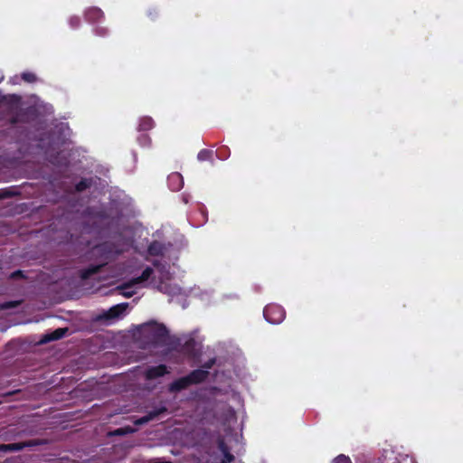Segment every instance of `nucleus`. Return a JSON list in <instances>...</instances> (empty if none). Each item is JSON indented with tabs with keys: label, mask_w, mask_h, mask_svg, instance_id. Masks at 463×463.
Instances as JSON below:
<instances>
[{
	"label": "nucleus",
	"mask_w": 463,
	"mask_h": 463,
	"mask_svg": "<svg viewBox=\"0 0 463 463\" xmlns=\"http://www.w3.org/2000/svg\"><path fill=\"white\" fill-rule=\"evenodd\" d=\"M69 24L72 29H76L80 24V19L79 16H71L69 20Z\"/></svg>",
	"instance_id": "393cba45"
},
{
	"label": "nucleus",
	"mask_w": 463,
	"mask_h": 463,
	"mask_svg": "<svg viewBox=\"0 0 463 463\" xmlns=\"http://www.w3.org/2000/svg\"><path fill=\"white\" fill-rule=\"evenodd\" d=\"M22 79L25 82L33 83L36 81V75L33 72H23L21 75Z\"/></svg>",
	"instance_id": "b1692460"
},
{
	"label": "nucleus",
	"mask_w": 463,
	"mask_h": 463,
	"mask_svg": "<svg viewBox=\"0 0 463 463\" xmlns=\"http://www.w3.org/2000/svg\"><path fill=\"white\" fill-rule=\"evenodd\" d=\"M68 330L66 328H58L51 334H47L42 339V343H47L53 340L61 339L64 336Z\"/></svg>",
	"instance_id": "f8f14e48"
},
{
	"label": "nucleus",
	"mask_w": 463,
	"mask_h": 463,
	"mask_svg": "<svg viewBox=\"0 0 463 463\" xmlns=\"http://www.w3.org/2000/svg\"><path fill=\"white\" fill-rule=\"evenodd\" d=\"M21 102V97L17 94H5V99H3V103L8 106L10 109L16 108Z\"/></svg>",
	"instance_id": "ddd939ff"
},
{
	"label": "nucleus",
	"mask_w": 463,
	"mask_h": 463,
	"mask_svg": "<svg viewBox=\"0 0 463 463\" xmlns=\"http://www.w3.org/2000/svg\"><path fill=\"white\" fill-rule=\"evenodd\" d=\"M179 246L175 242L167 240H153L147 245V254L150 257L163 259L177 258Z\"/></svg>",
	"instance_id": "20e7f679"
},
{
	"label": "nucleus",
	"mask_w": 463,
	"mask_h": 463,
	"mask_svg": "<svg viewBox=\"0 0 463 463\" xmlns=\"http://www.w3.org/2000/svg\"><path fill=\"white\" fill-rule=\"evenodd\" d=\"M167 184L174 192L180 191L184 186V178L180 173L174 172L167 177Z\"/></svg>",
	"instance_id": "0eeeda50"
},
{
	"label": "nucleus",
	"mask_w": 463,
	"mask_h": 463,
	"mask_svg": "<svg viewBox=\"0 0 463 463\" xmlns=\"http://www.w3.org/2000/svg\"><path fill=\"white\" fill-rule=\"evenodd\" d=\"M10 121L12 124H16L19 122V118L18 117H13Z\"/></svg>",
	"instance_id": "7c9ffc66"
},
{
	"label": "nucleus",
	"mask_w": 463,
	"mask_h": 463,
	"mask_svg": "<svg viewBox=\"0 0 463 463\" xmlns=\"http://www.w3.org/2000/svg\"><path fill=\"white\" fill-rule=\"evenodd\" d=\"M126 285H127V282L117 287L116 290H118L120 292V294L122 296H124L125 298H131L136 293V290L131 289L133 287H126L125 288Z\"/></svg>",
	"instance_id": "aec40b11"
},
{
	"label": "nucleus",
	"mask_w": 463,
	"mask_h": 463,
	"mask_svg": "<svg viewBox=\"0 0 463 463\" xmlns=\"http://www.w3.org/2000/svg\"><path fill=\"white\" fill-rule=\"evenodd\" d=\"M170 265L168 262H152L140 276L133 278L127 282L126 287H156L160 291L166 292L165 283L171 279Z\"/></svg>",
	"instance_id": "f257e3e1"
},
{
	"label": "nucleus",
	"mask_w": 463,
	"mask_h": 463,
	"mask_svg": "<svg viewBox=\"0 0 463 463\" xmlns=\"http://www.w3.org/2000/svg\"><path fill=\"white\" fill-rule=\"evenodd\" d=\"M85 19L90 23H96L104 17V13L98 7H90L85 11Z\"/></svg>",
	"instance_id": "6e6552de"
},
{
	"label": "nucleus",
	"mask_w": 463,
	"mask_h": 463,
	"mask_svg": "<svg viewBox=\"0 0 463 463\" xmlns=\"http://www.w3.org/2000/svg\"><path fill=\"white\" fill-rule=\"evenodd\" d=\"M208 375L205 370H194L188 376L191 384L199 383L203 382Z\"/></svg>",
	"instance_id": "9b49d317"
},
{
	"label": "nucleus",
	"mask_w": 463,
	"mask_h": 463,
	"mask_svg": "<svg viewBox=\"0 0 463 463\" xmlns=\"http://www.w3.org/2000/svg\"><path fill=\"white\" fill-rule=\"evenodd\" d=\"M263 315L271 324H279L285 318L284 309L278 305H269L264 308Z\"/></svg>",
	"instance_id": "39448f33"
},
{
	"label": "nucleus",
	"mask_w": 463,
	"mask_h": 463,
	"mask_svg": "<svg viewBox=\"0 0 463 463\" xmlns=\"http://www.w3.org/2000/svg\"><path fill=\"white\" fill-rule=\"evenodd\" d=\"M213 151L204 148V149H202L199 151V153L197 155V159L201 162H203V161L213 162Z\"/></svg>",
	"instance_id": "a211bd4d"
},
{
	"label": "nucleus",
	"mask_w": 463,
	"mask_h": 463,
	"mask_svg": "<svg viewBox=\"0 0 463 463\" xmlns=\"http://www.w3.org/2000/svg\"><path fill=\"white\" fill-rule=\"evenodd\" d=\"M143 330L145 333H148L152 335L153 339L157 341L164 337L166 334V329L164 326L158 325L156 323H149L143 326Z\"/></svg>",
	"instance_id": "423d86ee"
},
{
	"label": "nucleus",
	"mask_w": 463,
	"mask_h": 463,
	"mask_svg": "<svg viewBox=\"0 0 463 463\" xmlns=\"http://www.w3.org/2000/svg\"><path fill=\"white\" fill-rule=\"evenodd\" d=\"M189 385H191V383L188 379V376L182 377V378H179L176 381L173 382L169 385V391L172 392H180V391L187 388Z\"/></svg>",
	"instance_id": "9d476101"
},
{
	"label": "nucleus",
	"mask_w": 463,
	"mask_h": 463,
	"mask_svg": "<svg viewBox=\"0 0 463 463\" xmlns=\"http://www.w3.org/2000/svg\"><path fill=\"white\" fill-rule=\"evenodd\" d=\"M230 152L228 151V148H222L218 151V157L221 159H225L229 156Z\"/></svg>",
	"instance_id": "cd10ccee"
},
{
	"label": "nucleus",
	"mask_w": 463,
	"mask_h": 463,
	"mask_svg": "<svg viewBox=\"0 0 463 463\" xmlns=\"http://www.w3.org/2000/svg\"><path fill=\"white\" fill-rule=\"evenodd\" d=\"M91 183L88 179H81L75 185V189L77 192H83L90 186Z\"/></svg>",
	"instance_id": "4be33fe9"
},
{
	"label": "nucleus",
	"mask_w": 463,
	"mask_h": 463,
	"mask_svg": "<svg viewBox=\"0 0 463 463\" xmlns=\"http://www.w3.org/2000/svg\"><path fill=\"white\" fill-rule=\"evenodd\" d=\"M19 194V192L14 191L12 188L0 189V200L12 198Z\"/></svg>",
	"instance_id": "412c9836"
},
{
	"label": "nucleus",
	"mask_w": 463,
	"mask_h": 463,
	"mask_svg": "<svg viewBox=\"0 0 463 463\" xmlns=\"http://www.w3.org/2000/svg\"><path fill=\"white\" fill-rule=\"evenodd\" d=\"M147 15L152 21H154L158 17L159 13L156 8H152L147 11Z\"/></svg>",
	"instance_id": "a878e982"
},
{
	"label": "nucleus",
	"mask_w": 463,
	"mask_h": 463,
	"mask_svg": "<svg viewBox=\"0 0 463 463\" xmlns=\"http://www.w3.org/2000/svg\"><path fill=\"white\" fill-rule=\"evenodd\" d=\"M24 447V444L21 443H13V444H3L0 445V451L8 452V451H18L21 450Z\"/></svg>",
	"instance_id": "6ab92c4d"
},
{
	"label": "nucleus",
	"mask_w": 463,
	"mask_h": 463,
	"mask_svg": "<svg viewBox=\"0 0 463 463\" xmlns=\"http://www.w3.org/2000/svg\"><path fill=\"white\" fill-rule=\"evenodd\" d=\"M180 292V288H175V290L174 291V293H179Z\"/></svg>",
	"instance_id": "473e14b6"
},
{
	"label": "nucleus",
	"mask_w": 463,
	"mask_h": 463,
	"mask_svg": "<svg viewBox=\"0 0 463 463\" xmlns=\"http://www.w3.org/2000/svg\"><path fill=\"white\" fill-rule=\"evenodd\" d=\"M5 99V94L0 90V105L3 103V99Z\"/></svg>",
	"instance_id": "2f4dec72"
},
{
	"label": "nucleus",
	"mask_w": 463,
	"mask_h": 463,
	"mask_svg": "<svg viewBox=\"0 0 463 463\" xmlns=\"http://www.w3.org/2000/svg\"><path fill=\"white\" fill-rule=\"evenodd\" d=\"M109 29L103 25H97L94 28V33L99 37H106L109 35Z\"/></svg>",
	"instance_id": "5701e85b"
},
{
	"label": "nucleus",
	"mask_w": 463,
	"mask_h": 463,
	"mask_svg": "<svg viewBox=\"0 0 463 463\" xmlns=\"http://www.w3.org/2000/svg\"><path fill=\"white\" fill-rule=\"evenodd\" d=\"M20 276H22V271L21 270H17V271H15V272L11 274V278H13V279L20 277Z\"/></svg>",
	"instance_id": "c756f323"
},
{
	"label": "nucleus",
	"mask_w": 463,
	"mask_h": 463,
	"mask_svg": "<svg viewBox=\"0 0 463 463\" xmlns=\"http://www.w3.org/2000/svg\"><path fill=\"white\" fill-rule=\"evenodd\" d=\"M16 305H17V302H6L2 305V308H10V307H16Z\"/></svg>",
	"instance_id": "c85d7f7f"
},
{
	"label": "nucleus",
	"mask_w": 463,
	"mask_h": 463,
	"mask_svg": "<svg viewBox=\"0 0 463 463\" xmlns=\"http://www.w3.org/2000/svg\"><path fill=\"white\" fill-rule=\"evenodd\" d=\"M131 245L130 239L118 234L112 241H107L97 246L96 250L105 256V260L114 258L127 250Z\"/></svg>",
	"instance_id": "7ed1b4c3"
},
{
	"label": "nucleus",
	"mask_w": 463,
	"mask_h": 463,
	"mask_svg": "<svg viewBox=\"0 0 463 463\" xmlns=\"http://www.w3.org/2000/svg\"><path fill=\"white\" fill-rule=\"evenodd\" d=\"M109 272L108 275H99V279H120L123 277L122 262H104L100 265L91 266L81 271L80 277L87 279L94 274Z\"/></svg>",
	"instance_id": "f03ea898"
},
{
	"label": "nucleus",
	"mask_w": 463,
	"mask_h": 463,
	"mask_svg": "<svg viewBox=\"0 0 463 463\" xmlns=\"http://www.w3.org/2000/svg\"><path fill=\"white\" fill-rule=\"evenodd\" d=\"M127 307V303L116 305L109 310V317L112 318L118 317L126 311Z\"/></svg>",
	"instance_id": "f3484780"
},
{
	"label": "nucleus",
	"mask_w": 463,
	"mask_h": 463,
	"mask_svg": "<svg viewBox=\"0 0 463 463\" xmlns=\"http://www.w3.org/2000/svg\"><path fill=\"white\" fill-rule=\"evenodd\" d=\"M165 411V408H160L158 410H155L153 411H150L147 415L139 418L136 420V423L138 425L147 423L151 420L155 419L156 416H158L160 413Z\"/></svg>",
	"instance_id": "4468645a"
},
{
	"label": "nucleus",
	"mask_w": 463,
	"mask_h": 463,
	"mask_svg": "<svg viewBox=\"0 0 463 463\" xmlns=\"http://www.w3.org/2000/svg\"><path fill=\"white\" fill-rule=\"evenodd\" d=\"M155 122L150 117H143L139 120L138 131H147L154 128Z\"/></svg>",
	"instance_id": "dca6fc26"
},
{
	"label": "nucleus",
	"mask_w": 463,
	"mask_h": 463,
	"mask_svg": "<svg viewBox=\"0 0 463 463\" xmlns=\"http://www.w3.org/2000/svg\"><path fill=\"white\" fill-rule=\"evenodd\" d=\"M219 449L222 453V458L220 463H231L234 460V456L230 453L223 441H220Z\"/></svg>",
	"instance_id": "2eb2a0df"
},
{
	"label": "nucleus",
	"mask_w": 463,
	"mask_h": 463,
	"mask_svg": "<svg viewBox=\"0 0 463 463\" xmlns=\"http://www.w3.org/2000/svg\"><path fill=\"white\" fill-rule=\"evenodd\" d=\"M334 463H351L349 458L340 455L335 458Z\"/></svg>",
	"instance_id": "bb28decb"
},
{
	"label": "nucleus",
	"mask_w": 463,
	"mask_h": 463,
	"mask_svg": "<svg viewBox=\"0 0 463 463\" xmlns=\"http://www.w3.org/2000/svg\"><path fill=\"white\" fill-rule=\"evenodd\" d=\"M167 373H168V371L166 369V366L164 364H160L158 366H153V367L148 368L146 371V378L147 380H152V379L163 376Z\"/></svg>",
	"instance_id": "1a4fd4ad"
}]
</instances>
